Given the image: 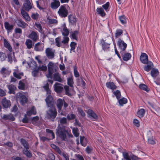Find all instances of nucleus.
I'll return each mask as SVG.
<instances>
[{
  "label": "nucleus",
  "mask_w": 160,
  "mask_h": 160,
  "mask_svg": "<svg viewBox=\"0 0 160 160\" xmlns=\"http://www.w3.org/2000/svg\"><path fill=\"white\" fill-rule=\"evenodd\" d=\"M48 107L49 108L46 111V117L49 121L53 122L57 115V109L55 106Z\"/></svg>",
  "instance_id": "obj_1"
},
{
  "label": "nucleus",
  "mask_w": 160,
  "mask_h": 160,
  "mask_svg": "<svg viewBox=\"0 0 160 160\" xmlns=\"http://www.w3.org/2000/svg\"><path fill=\"white\" fill-rule=\"evenodd\" d=\"M56 134L62 140L66 141L67 139V134L68 133L67 130H66V127L63 125H59L56 129Z\"/></svg>",
  "instance_id": "obj_2"
},
{
  "label": "nucleus",
  "mask_w": 160,
  "mask_h": 160,
  "mask_svg": "<svg viewBox=\"0 0 160 160\" xmlns=\"http://www.w3.org/2000/svg\"><path fill=\"white\" fill-rule=\"evenodd\" d=\"M48 73L47 75L48 78H52V74L53 72H56L58 68L54 66V63L52 62H50L48 65Z\"/></svg>",
  "instance_id": "obj_3"
},
{
  "label": "nucleus",
  "mask_w": 160,
  "mask_h": 160,
  "mask_svg": "<svg viewBox=\"0 0 160 160\" xmlns=\"http://www.w3.org/2000/svg\"><path fill=\"white\" fill-rule=\"evenodd\" d=\"M17 99L19 100L20 103L22 105H24L27 103L28 98L22 92L17 93L16 95Z\"/></svg>",
  "instance_id": "obj_4"
},
{
  "label": "nucleus",
  "mask_w": 160,
  "mask_h": 160,
  "mask_svg": "<svg viewBox=\"0 0 160 160\" xmlns=\"http://www.w3.org/2000/svg\"><path fill=\"white\" fill-rule=\"evenodd\" d=\"M67 6H68V5H61L58 11V14L62 18H65L68 16V12L66 8Z\"/></svg>",
  "instance_id": "obj_5"
},
{
  "label": "nucleus",
  "mask_w": 160,
  "mask_h": 160,
  "mask_svg": "<svg viewBox=\"0 0 160 160\" xmlns=\"http://www.w3.org/2000/svg\"><path fill=\"white\" fill-rule=\"evenodd\" d=\"M48 95L45 99L48 107L54 106V102L53 101V98L50 94H48Z\"/></svg>",
  "instance_id": "obj_6"
},
{
  "label": "nucleus",
  "mask_w": 160,
  "mask_h": 160,
  "mask_svg": "<svg viewBox=\"0 0 160 160\" xmlns=\"http://www.w3.org/2000/svg\"><path fill=\"white\" fill-rule=\"evenodd\" d=\"M54 52L52 48H47L45 50L46 55L49 59H52L54 57Z\"/></svg>",
  "instance_id": "obj_7"
},
{
  "label": "nucleus",
  "mask_w": 160,
  "mask_h": 160,
  "mask_svg": "<svg viewBox=\"0 0 160 160\" xmlns=\"http://www.w3.org/2000/svg\"><path fill=\"white\" fill-rule=\"evenodd\" d=\"M117 45L120 49V51H124L127 47V44L121 39H119Z\"/></svg>",
  "instance_id": "obj_8"
},
{
  "label": "nucleus",
  "mask_w": 160,
  "mask_h": 160,
  "mask_svg": "<svg viewBox=\"0 0 160 160\" xmlns=\"http://www.w3.org/2000/svg\"><path fill=\"white\" fill-rule=\"evenodd\" d=\"M87 113L88 115V117L93 120H96L98 119V116L92 110L88 109Z\"/></svg>",
  "instance_id": "obj_9"
},
{
  "label": "nucleus",
  "mask_w": 160,
  "mask_h": 160,
  "mask_svg": "<svg viewBox=\"0 0 160 160\" xmlns=\"http://www.w3.org/2000/svg\"><path fill=\"white\" fill-rule=\"evenodd\" d=\"M44 44L41 42L36 43L34 45V50L36 51L41 52L43 50Z\"/></svg>",
  "instance_id": "obj_10"
},
{
  "label": "nucleus",
  "mask_w": 160,
  "mask_h": 160,
  "mask_svg": "<svg viewBox=\"0 0 160 160\" xmlns=\"http://www.w3.org/2000/svg\"><path fill=\"white\" fill-rule=\"evenodd\" d=\"M64 100V99H62L61 98H59L57 100L56 105L59 112H60L61 111Z\"/></svg>",
  "instance_id": "obj_11"
},
{
  "label": "nucleus",
  "mask_w": 160,
  "mask_h": 160,
  "mask_svg": "<svg viewBox=\"0 0 160 160\" xmlns=\"http://www.w3.org/2000/svg\"><path fill=\"white\" fill-rule=\"evenodd\" d=\"M55 91L57 93H60L63 91V88L62 85L60 83L56 82L54 85Z\"/></svg>",
  "instance_id": "obj_12"
},
{
  "label": "nucleus",
  "mask_w": 160,
  "mask_h": 160,
  "mask_svg": "<svg viewBox=\"0 0 160 160\" xmlns=\"http://www.w3.org/2000/svg\"><path fill=\"white\" fill-rule=\"evenodd\" d=\"M140 60L142 63L146 64L148 61V56L145 53H142L140 57Z\"/></svg>",
  "instance_id": "obj_13"
},
{
  "label": "nucleus",
  "mask_w": 160,
  "mask_h": 160,
  "mask_svg": "<svg viewBox=\"0 0 160 160\" xmlns=\"http://www.w3.org/2000/svg\"><path fill=\"white\" fill-rule=\"evenodd\" d=\"M25 2L23 4V8L26 11H29L32 8V6L29 0H26Z\"/></svg>",
  "instance_id": "obj_14"
},
{
  "label": "nucleus",
  "mask_w": 160,
  "mask_h": 160,
  "mask_svg": "<svg viewBox=\"0 0 160 160\" xmlns=\"http://www.w3.org/2000/svg\"><path fill=\"white\" fill-rule=\"evenodd\" d=\"M120 53L122 56V59L124 61H127L131 58V55L129 53H124V51H120Z\"/></svg>",
  "instance_id": "obj_15"
},
{
  "label": "nucleus",
  "mask_w": 160,
  "mask_h": 160,
  "mask_svg": "<svg viewBox=\"0 0 160 160\" xmlns=\"http://www.w3.org/2000/svg\"><path fill=\"white\" fill-rule=\"evenodd\" d=\"M37 33L34 31H32L29 35L28 38L33 40L34 42H36L38 39Z\"/></svg>",
  "instance_id": "obj_16"
},
{
  "label": "nucleus",
  "mask_w": 160,
  "mask_h": 160,
  "mask_svg": "<svg viewBox=\"0 0 160 160\" xmlns=\"http://www.w3.org/2000/svg\"><path fill=\"white\" fill-rule=\"evenodd\" d=\"M2 118L4 120H11L14 121L15 118L13 115L12 114H3L2 117Z\"/></svg>",
  "instance_id": "obj_17"
},
{
  "label": "nucleus",
  "mask_w": 160,
  "mask_h": 160,
  "mask_svg": "<svg viewBox=\"0 0 160 160\" xmlns=\"http://www.w3.org/2000/svg\"><path fill=\"white\" fill-rule=\"evenodd\" d=\"M1 103L3 107L5 108H9L11 105L10 101L7 100L6 98H4L2 99Z\"/></svg>",
  "instance_id": "obj_18"
},
{
  "label": "nucleus",
  "mask_w": 160,
  "mask_h": 160,
  "mask_svg": "<svg viewBox=\"0 0 160 160\" xmlns=\"http://www.w3.org/2000/svg\"><path fill=\"white\" fill-rule=\"evenodd\" d=\"M147 64L144 66L143 68L145 71L148 72L153 68V65L151 61H148Z\"/></svg>",
  "instance_id": "obj_19"
},
{
  "label": "nucleus",
  "mask_w": 160,
  "mask_h": 160,
  "mask_svg": "<svg viewBox=\"0 0 160 160\" xmlns=\"http://www.w3.org/2000/svg\"><path fill=\"white\" fill-rule=\"evenodd\" d=\"M21 14L25 20L28 21H30L31 18L28 13L24 10L21 9Z\"/></svg>",
  "instance_id": "obj_20"
},
{
  "label": "nucleus",
  "mask_w": 160,
  "mask_h": 160,
  "mask_svg": "<svg viewBox=\"0 0 160 160\" xmlns=\"http://www.w3.org/2000/svg\"><path fill=\"white\" fill-rule=\"evenodd\" d=\"M3 45L4 47L8 49L9 52H11L12 51V49L11 45L6 39H3Z\"/></svg>",
  "instance_id": "obj_21"
},
{
  "label": "nucleus",
  "mask_w": 160,
  "mask_h": 160,
  "mask_svg": "<svg viewBox=\"0 0 160 160\" xmlns=\"http://www.w3.org/2000/svg\"><path fill=\"white\" fill-rule=\"evenodd\" d=\"M60 5L59 1L57 0H54V2H51V8L53 9L57 8Z\"/></svg>",
  "instance_id": "obj_22"
},
{
  "label": "nucleus",
  "mask_w": 160,
  "mask_h": 160,
  "mask_svg": "<svg viewBox=\"0 0 160 160\" xmlns=\"http://www.w3.org/2000/svg\"><path fill=\"white\" fill-rule=\"evenodd\" d=\"M102 48L104 51H108L109 50L110 48V44L106 42L105 41L103 40L101 42Z\"/></svg>",
  "instance_id": "obj_23"
},
{
  "label": "nucleus",
  "mask_w": 160,
  "mask_h": 160,
  "mask_svg": "<svg viewBox=\"0 0 160 160\" xmlns=\"http://www.w3.org/2000/svg\"><path fill=\"white\" fill-rule=\"evenodd\" d=\"M10 72V71L8 68L4 67L2 68L0 71V73L5 77L9 75Z\"/></svg>",
  "instance_id": "obj_24"
},
{
  "label": "nucleus",
  "mask_w": 160,
  "mask_h": 160,
  "mask_svg": "<svg viewBox=\"0 0 160 160\" xmlns=\"http://www.w3.org/2000/svg\"><path fill=\"white\" fill-rule=\"evenodd\" d=\"M17 25L23 28H25L28 26L27 24L21 20H18L17 22Z\"/></svg>",
  "instance_id": "obj_25"
},
{
  "label": "nucleus",
  "mask_w": 160,
  "mask_h": 160,
  "mask_svg": "<svg viewBox=\"0 0 160 160\" xmlns=\"http://www.w3.org/2000/svg\"><path fill=\"white\" fill-rule=\"evenodd\" d=\"M159 71L158 69L155 68H152L151 71V75L154 79L157 78L159 74Z\"/></svg>",
  "instance_id": "obj_26"
},
{
  "label": "nucleus",
  "mask_w": 160,
  "mask_h": 160,
  "mask_svg": "<svg viewBox=\"0 0 160 160\" xmlns=\"http://www.w3.org/2000/svg\"><path fill=\"white\" fill-rule=\"evenodd\" d=\"M25 80L23 79L20 80L18 83V88L21 90H25L26 85L25 83Z\"/></svg>",
  "instance_id": "obj_27"
},
{
  "label": "nucleus",
  "mask_w": 160,
  "mask_h": 160,
  "mask_svg": "<svg viewBox=\"0 0 160 160\" xmlns=\"http://www.w3.org/2000/svg\"><path fill=\"white\" fill-rule=\"evenodd\" d=\"M69 21L72 25L76 24L77 22L76 18L75 16L72 15H70L68 16Z\"/></svg>",
  "instance_id": "obj_28"
},
{
  "label": "nucleus",
  "mask_w": 160,
  "mask_h": 160,
  "mask_svg": "<svg viewBox=\"0 0 160 160\" xmlns=\"http://www.w3.org/2000/svg\"><path fill=\"white\" fill-rule=\"evenodd\" d=\"M106 86L107 87L112 90H114L116 89L117 87L114 84L113 82H108L106 83Z\"/></svg>",
  "instance_id": "obj_29"
},
{
  "label": "nucleus",
  "mask_w": 160,
  "mask_h": 160,
  "mask_svg": "<svg viewBox=\"0 0 160 160\" xmlns=\"http://www.w3.org/2000/svg\"><path fill=\"white\" fill-rule=\"evenodd\" d=\"M63 28L62 31V35L65 36H68L69 33V30L67 28L66 25H63Z\"/></svg>",
  "instance_id": "obj_30"
},
{
  "label": "nucleus",
  "mask_w": 160,
  "mask_h": 160,
  "mask_svg": "<svg viewBox=\"0 0 160 160\" xmlns=\"http://www.w3.org/2000/svg\"><path fill=\"white\" fill-rule=\"evenodd\" d=\"M8 87L9 90V92L10 94H15V91L16 90L17 88L13 84H10L8 86Z\"/></svg>",
  "instance_id": "obj_31"
},
{
  "label": "nucleus",
  "mask_w": 160,
  "mask_h": 160,
  "mask_svg": "<svg viewBox=\"0 0 160 160\" xmlns=\"http://www.w3.org/2000/svg\"><path fill=\"white\" fill-rule=\"evenodd\" d=\"M20 142L25 149H29V145L28 142L26 140L24 139L21 138L20 139Z\"/></svg>",
  "instance_id": "obj_32"
},
{
  "label": "nucleus",
  "mask_w": 160,
  "mask_h": 160,
  "mask_svg": "<svg viewBox=\"0 0 160 160\" xmlns=\"http://www.w3.org/2000/svg\"><path fill=\"white\" fill-rule=\"evenodd\" d=\"M4 24L5 28L7 31H10L13 29V25L10 24L8 22H5Z\"/></svg>",
  "instance_id": "obj_33"
},
{
  "label": "nucleus",
  "mask_w": 160,
  "mask_h": 160,
  "mask_svg": "<svg viewBox=\"0 0 160 160\" xmlns=\"http://www.w3.org/2000/svg\"><path fill=\"white\" fill-rule=\"evenodd\" d=\"M47 23L48 24H57L58 23V21L56 19L51 18L49 17L47 18Z\"/></svg>",
  "instance_id": "obj_34"
},
{
  "label": "nucleus",
  "mask_w": 160,
  "mask_h": 160,
  "mask_svg": "<svg viewBox=\"0 0 160 160\" xmlns=\"http://www.w3.org/2000/svg\"><path fill=\"white\" fill-rule=\"evenodd\" d=\"M53 79L54 81H57L59 82H61L62 81L58 73H56L53 74Z\"/></svg>",
  "instance_id": "obj_35"
},
{
  "label": "nucleus",
  "mask_w": 160,
  "mask_h": 160,
  "mask_svg": "<svg viewBox=\"0 0 160 160\" xmlns=\"http://www.w3.org/2000/svg\"><path fill=\"white\" fill-rule=\"evenodd\" d=\"M25 44L27 46V48L28 49L31 48L33 45L32 40L29 39H26L25 42Z\"/></svg>",
  "instance_id": "obj_36"
},
{
  "label": "nucleus",
  "mask_w": 160,
  "mask_h": 160,
  "mask_svg": "<svg viewBox=\"0 0 160 160\" xmlns=\"http://www.w3.org/2000/svg\"><path fill=\"white\" fill-rule=\"evenodd\" d=\"M28 149H23L22 152L27 158H30L32 157V154L30 152V150H28Z\"/></svg>",
  "instance_id": "obj_37"
},
{
  "label": "nucleus",
  "mask_w": 160,
  "mask_h": 160,
  "mask_svg": "<svg viewBox=\"0 0 160 160\" xmlns=\"http://www.w3.org/2000/svg\"><path fill=\"white\" fill-rule=\"evenodd\" d=\"M145 110L144 109H140L137 112V116L140 118L143 117L145 115Z\"/></svg>",
  "instance_id": "obj_38"
},
{
  "label": "nucleus",
  "mask_w": 160,
  "mask_h": 160,
  "mask_svg": "<svg viewBox=\"0 0 160 160\" xmlns=\"http://www.w3.org/2000/svg\"><path fill=\"white\" fill-rule=\"evenodd\" d=\"M36 113V109L34 107H32L29 111L27 112V114L28 116H30L32 114L35 115Z\"/></svg>",
  "instance_id": "obj_39"
},
{
  "label": "nucleus",
  "mask_w": 160,
  "mask_h": 160,
  "mask_svg": "<svg viewBox=\"0 0 160 160\" xmlns=\"http://www.w3.org/2000/svg\"><path fill=\"white\" fill-rule=\"evenodd\" d=\"M78 33L79 32L77 30L70 32V35L71 36L72 38L73 39L76 40H77L78 35Z\"/></svg>",
  "instance_id": "obj_40"
},
{
  "label": "nucleus",
  "mask_w": 160,
  "mask_h": 160,
  "mask_svg": "<svg viewBox=\"0 0 160 160\" xmlns=\"http://www.w3.org/2000/svg\"><path fill=\"white\" fill-rule=\"evenodd\" d=\"M96 11L98 14H99L102 17H104L106 15V13L104 12L103 9L102 8H97L96 9Z\"/></svg>",
  "instance_id": "obj_41"
},
{
  "label": "nucleus",
  "mask_w": 160,
  "mask_h": 160,
  "mask_svg": "<svg viewBox=\"0 0 160 160\" xmlns=\"http://www.w3.org/2000/svg\"><path fill=\"white\" fill-rule=\"evenodd\" d=\"M139 88L141 89L148 92L150 90L148 86L144 84H141L139 85Z\"/></svg>",
  "instance_id": "obj_42"
},
{
  "label": "nucleus",
  "mask_w": 160,
  "mask_h": 160,
  "mask_svg": "<svg viewBox=\"0 0 160 160\" xmlns=\"http://www.w3.org/2000/svg\"><path fill=\"white\" fill-rule=\"evenodd\" d=\"M72 132L74 136L76 137H78L79 136V130L77 128H73L72 129Z\"/></svg>",
  "instance_id": "obj_43"
},
{
  "label": "nucleus",
  "mask_w": 160,
  "mask_h": 160,
  "mask_svg": "<svg viewBox=\"0 0 160 160\" xmlns=\"http://www.w3.org/2000/svg\"><path fill=\"white\" fill-rule=\"evenodd\" d=\"M13 76L16 78L20 79L23 76V72L19 73L18 72H14L13 73Z\"/></svg>",
  "instance_id": "obj_44"
},
{
  "label": "nucleus",
  "mask_w": 160,
  "mask_h": 160,
  "mask_svg": "<svg viewBox=\"0 0 160 160\" xmlns=\"http://www.w3.org/2000/svg\"><path fill=\"white\" fill-rule=\"evenodd\" d=\"M68 84L71 88H73L74 82L72 77H69L67 79Z\"/></svg>",
  "instance_id": "obj_45"
},
{
  "label": "nucleus",
  "mask_w": 160,
  "mask_h": 160,
  "mask_svg": "<svg viewBox=\"0 0 160 160\" xmlns=\"http://www.w3.org/2000/svg\"><path fill=\"white\" fill-rule=\"evenodd\" d=\"M59 154L61 156H62L65 159V160H69V156L68 154L66 152H62L61 151V152H59ZM59 160H62V158H59Z\"/></svg>",
  "instance_id": "obj_46"
},
{
  "label": "nucleus",
  "mask_w": 160,
  "mask_h": 160,
  "mask_svg": "<svg viewBox=\"0 0 160 160\" xmlns=\"http://www.w3.org/2000/svg\"><path fill=\"white\" fill-rule=\"evenodd\" d=\"M7 58V56L5 53L2 52H0V61H3Z\"/></svg>",
  "instance_id": "obj_47"
},
{
  "label": "nucleus",
  "mask_w": 160,
  "mask_h": 160,
  "mask_svg": "<svg viewBox=\"0 0 160 160\" xmlns=\"http://www.w3.org/2000/svg\"><path fill=\"white\" fill-rule=\"evenodd\" d=\"M127 101V99L124 98H123L118 100V102L119 105L121 106H122L123 104L126 103Z\"/></svg>",
  "instance_id": "obj_48"
},
{
  "label": "nucleus",
  "mask_w": 160,
  "mask_h": 160,
  "mask_svg": "<svg viewBox=\"0 0 160 160\" xmlns=\"http://www.w3.org/2000/svg\"><path fill=\"white\" fill-rule=\"evenodd\" d=\"M119 19L122 24H126L127 22L126 17L124 15H122L119 17Z\"/></svg>",
  "instance_id": "obj_49"
},
{
  "label": "nucleus",
  "mask_w": 160,
  "mask_h": 160,
  "mask_svg": "<svg viewBox=\"0 0 160 160\" xmlns=\"http://www.w3.org/2000/svg\"><path fill=\"white\" fill-rule=\"evenodd\" d=\"M123 33V31L121 29L117 30L115 33V37L116 38L119 37Z\"/></svg>",
  "instance_id": "obj_50"
},
{
  "label": "nucleus",
  "mask_w": 160,
  "mask_h": 160,
  "mask_svg": "<svg viewBox=\"0 0 160 160\" xmlns=\"http://www.w3.org/2000/svg\"><path fill=\"white\" fill-rule=\"evenodd\" d=\"M122 155L124 159L126 160H131L130 157L129 156L128 153L126 152H122Z\"/></svg>",
  "instance_id": "obj_51"
},
{
  "label": "nucleus",
  "mask_w": 160,
  "mask_h": 160,
  "mask_svg": "<svg viewBox=\"0 0 160 160\" xmlns=\"http://www.w3.org/2000/svg\"><path fill=\"white\" fill-rule=\"evenodd\" d=\"M31 120L32 123L35 125H36L39 120V117L38 116L33 117L31 119Z\"/></svg>",
  "instance_id": "obj_52"
},
{
  "label": "nucleus",
  "mask_w": 160,
  "mask_h": 160,
  "mask_svg": "<svg viewBox=\"0 0 160 160\" xmlns=\"http://www.w3.org/2000/svg\"><path fill=\"white\" fill-rule=\"evenodd\" d=\"M39 70L45 71L47 70V68L45 65H42V66H39L37 68Z\"/></svg>",
  "instance_id": "obj_53"
},
{
  "label": "nucleus",
  "mask_w": 160,
  "mask_h": 160,
  "mask_svg": "<svg viewBox=\"0 0 160 160\" xmlns=\"http://www.w3.org/2000/svg\"><path fill=\"white\" fill-rule=\"evenodd\" d=\"M43 88L45 89L47 92V94H50L51 93V91L49 89V84L48 83H47L46 85L43 86Z\"/></svg>",
  "instance_id": "obj_54"
},
{
  "label": "nucleus",
  "mask_w": 160,
  "mask_h": 160,
  "mask_svg": "<svg viewBox=\"0 0 160 160\" xmlns=\"http://www.w3.org/2000/svg\"><path fill=\"white\" fill-rule=\"evenodd\" d=\"M59 122L62 125H63V124H66L67 123V118L64 117L60 118L59 120Z\"/></svg>",
  "instance_id": "obj_55"
},
{
  "label": "nucleus",
  "mask_w": 160,
  "mask_h": 160,
  "mask_svg": "<svg viewBox=\"0 0 160 160\" xmlns=\"http://www.w3.org/2000/svg\"><path fill=\"white\" fill-rule=\"evenodd\" d=\"M51 147L54 149L58 153L59 152H61V150L58 147L56 146L54 144H51Z\"/></svg>",
  "instance_id": "obj_56"
},
{
  "label": "nucleus",
  "mask_w": 160,
  "mask_h": 160,
  "mask_svg": "<svg viewBox=\"0 0 160 160\" xmlns=\"http://www.w3.org/2000/svg\"><path fill=\"white\" fill-rule=\"evenodd\" d=\"M115 96L119 100L121 97V93L119 91L117 90L113 92Z\"/></svg>",
  "instance_id": "obj_57"
},
{
  "label": "nucleus",
  "mask_w": 160,
  "mask_h": 160,
  "mask_svg": "<svg viewBox=\"0 0 160 160\" xmlns=\"http://www.w3.org/2000/svg\"><path fill=\"white\" fill-rule=\"evenodd\" d=\"M110 5V3L109 2H107L105 4L102 5V7L106 12L109 11L108 8Z\"/></svg>",
  "instance_id": "obj_58"
},
{
  "label": "nucleus",
  "mask_w": 160,
  "mask_h": 160,
  "mask_svg": "<svg viewBox=\"0 0 160 160\" xmlns=\"http://www.w3.org/2000/svg\"><path fill=\"white\" fill-rule=\"evenodd\" d=\"M75 117L76 116L74 114L72 113H71L70 114L68 115L67 118L68 120H70L74 119L75 118Z\"/></svg>",
  "instance_id": "obj_59"
},
{
  "label": "nucleus",
  "mask_w": 160,
  "mask_h": 160,
  "mask_svg": "<svg viewBox=\"0 0 160 160\" xmlns=\"http://www.w3.org/2000/svg\"><path fill=\"white\" fill-rule=\"evenodd\" d=\"M39 70L37 68H36L32 72V74L34 77H36L37 76L39 73Z\"/></svg>",
  "instance_id": "obj_60"
},
{
  "label": "nucleus",
  "mask_w": 160,
  "mask_h": 160,
  "mask_svg": "<svg viewBox=\"0 0 160 160\" xmlns=\"http://www.w3.org/2000/svg\"><path fill=\"white\" fill-rule=\"evenodd\" d=\"M76 45L77 43L76 42H71L70 44V46L71 47V48L70 49V52H71V51L75 49Z\"/></svg>",
  "instance_id": "obj_61"
},
{
  "label": "nucleus",
  "mask_w": 160,
  "mask_h": 160,
  "mask_svg": "<svg viewBox=\"0 0 160 160\" xmlns=\"http://www.w3.org/2000/svg\"><path fill=\"white\" fill-rule=\"evenodd\" d=\"M35 26L37 28V29L38 31L40 32H42V29L41 25L39 23H36Z\"/></svg>",
  "instance_id": "obj_62"
},
{
  "label": "nucleus",
  "mask_w": 160,
  "mask_h": 160,
  "mask_svg": "<svg viewBox=\"0 0 160 160\" xmlns=\"http://www.w3.org/2000/svg\"><path fill=\"white\" fill-rule=\"evenodd\" d=\"M39 15L37 13H32L31 16L32 18L34 20H37L38 19Z\"/></svg>",
  "instance_id": "obj_63"
},
{
  "label": "nucleus",
  "mask_w": 160,
  "mask_h": 160,
  "mask_svg": "<svg viewBox=\"0 0 160 160\" xmlns=\"http://www.w3.org/2000/svg\"><path fill=\"white\" fill-rule=\"evenodd\" d=\"M48 157L51 160H55V155L51 153L48 154Z\"/></svg>",
  "instance_id": "obj_64"
}]
</instances>
